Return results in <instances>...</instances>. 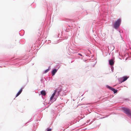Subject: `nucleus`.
Instances as JSON below:
<instances>
[{
    "label": "nucleus",
    "mask_w": 131,
    "mask_h": 131,
    "mask_svg": "<svg viewBox=\"0 0 131 131\" xmlns=\"http://www.w3.org/2000/svg\"><path fill=\"white\" fill-rule=\"evenodd\" d=\"M129 116L130 117H131V115H130Z\"/></svg>",
    "instance_id": "nucleus-13"
},
{
    "label": "nucleus",
    "mask_w": 131,
    "mask_h": 131,
    "mask_svg": "<svg viewBox=\"0 0 131 131\" xmlns=\"http://www.w3.org/2000/svg\"><path fill=\"white\" fill-rule=\"evenodd\" d=\"M128 78V77H127L126 76H124L122 78V79H123L122 82H124L126 81Z\"/></svg>",
    "instance_id": "nucleus-7"
},
{
    "label": "nucleus",
    "mask_w": 131,
    "mask_h": 131,
    "mask_svg": "<svg viewBox=\"0 0 131 131\" xmlns=\"http://www.w3.org/2000/svg\"><path fill=\"white\" fill-rule=\"evenodd\" d=\"M51 129H48L47 131H51Z\"/></svg>",
    "instance_id": "nucleus-11"
},
{
    "label": "nucleus",
    "mask_w": 131,
    "mask_h": 131,
    "mask_svg": "<svg viewBox=\"0 0 131 131\" xmlns=\"http://www.w3.org/2000/svg\"><path fill=\"white\" fill-rule=\"evenodd\" d=\"M109 63L111 66L113 65L114 64V62L113 60L112 59H111L109 61Z\"/></svg>",
    "instance_id": "nucleus-6"
},
{
    "label": "nucleus",
    "mask_w": 131,
    "mask_h": 131,
    "mask_svg": "<svg viewBox=\"0 0 131 131\" xmlns=\"http://www.w3.org/2000/svg\"><path fill=\"white\" fill-rule=\"evenodd\" d=\"M49 70L48 69L46 70V71H45V73H46L47 72H48V71H49Z\"/></svg>",
    "instance_id": "nucleus-10"
},
{
    "label": "nucleus",
    "mask_w": 131,
    "mask_h": 131,
    "mask_svg": "<svg viewBox=\"0 0 131 131\" xmlns=\"http://www.w3.org/2000/svg\"><path fill=\"white\" fill-rule=\"evenodd\" d=\"M56 90H54V92L52 94L51 96V97L50 98V100H52V99L53 98L54 96L55 95V94L56 93Z\"/></svg>",
    "instance_id": "nucleus-4"
},
{
    "label": "nucleus",
    "mask_w": 131,
    "mask_h": 131,
    "mask_svg": "<svg viewBox=\"0 0 131 131\" xmlns=\"http://www.w3.org/2000/svg\"><path fill=\"white\" fill-rule=\"evenodd\" d=\"M108 88H109L112 91H113L114 93H116L117 92V90H116L115 89L112 88L110 86H108Z\"/></svg>",
    "instance_id": "nucleus-3"
},
{
    "label": "nucleus",
    "mask_w": 131,
    "mask_h": 131,
    "mask_svg": "<svg viewBox=\"0 0 131 131\" xmlns=\"http://www.w3.org/2000/svg\"><path fill=\"white\" fill-rule=\"evenodd\" d=\"M23 88H21L20 89V90L19 91V92L17 94L16 97L17 96H18L20 94V93H21L23 91Z\"/></svg>",
    "instance_id": "nucleus-5"
},
{
    "label": "nucleus",
    "mask_w": 131,
    "mask_h": 131,
    "mask_svg": "<svg viewBox=\"0 0 131 131\" xmlns=\"http://www.w3.org/2000/svg\"><path fill=\"white\" fill-rule=\"evenodd\" d=\"M57 72V70L56 69H54L52 71V75H54L55 73L56 72Z\"/></svg>",
    "instance_id": "nucleus-9"
},
{
    "label": "nucleus",
    "mask_w": 131,
    "mask_h": 131,
    "mask_svg": "<svg viewBox=\"0 0 131 131\" xmlns=\"http://www.w3.org/2000/svg\"><path fill=\"white\" fill-rule=\"evenodd\" d=\"M122 109L124 111V112L129 116L131 115V112L129 109L125 107H123Z\"/></svg>",
    "instance_id": "nucleus-1"
},
{
    "label": "nucleus",
    "mask_w": 131,
    "mask_h": 131,
    "mask_svg": "<svg viewBox=\"0 0 131 131\" xmlns=\"http://www.w3.org/2000/svg\"><path fill=\"white\" fill-rule=\"evenodd\" d=\"M121 21V19H119L117 21H115L114 24V26L115 28H117L119 26Z\"/></svg>",
    "instance_id": "nucleus-2"
},
{
    "label": "nucleus",
    "mask_w": 131,
    "mask_h": 131,
    "mask_svg": "<svg viewBox=\"0 0 131 131\" xmlns=\"http://www.w3.org/2000/svg\"><path fill=\"white\" fill-rule=\"evenodd\" d=\"M46 93L45 91L42 90L40 92V94L44 96L46 95Z\"/></svg>",
    "instance_id": "nucleus-8"
},
{
    "label": "nucleus",
    "mask_w": 131,
    "mask_h": 131,
    "mask_svg": "<svg viewBox=\"0 0 131 131\" xmlns=\"http://www.w3.org/2000/svg\"><path fill=\"white\" fill-rule=\"evenodd\" d=\"M78 54L79 55H80V56H82V55L81 54H80V53H79Z\"/></svg>",
    "instance_id": "nucleus-12"
}]
</instances>
